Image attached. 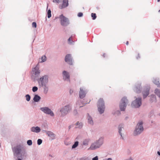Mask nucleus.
Segmentation results:
<instances>
[{"label": "nucleus", "mask_w": 160, "mask_h": 160, "mask_svg": "<svg viewBox=\"0 0 160 160\" xmlns=\"http://www.w3.org/2000/svg\"><path fill=\"white\" fill-rule=\"evenodd\" d=\"M72 106L69 104H68L61 107L59 109V112L61 113V117H64L67 115L72 110Z\"/></svg>", "instance_id": "1"}, {"label": "nucleus", "mask_w": 160, "mask_h": 160, "mask_svg": "<svg viewBox=\"0 0 160 160\" xmlns=\"http://www.w3.org/2000/svg\"><path fill=\"white\" fill-rule=\"evenodd\" d=\"M143 124V122L142 121H140L137 123L133 132L135 136L139 135L143 132L144 130Z\"/></svg>", "instance_id": "2"}, {"label": "nucleus", "mask_w": 160, "mask_h": 160, "mask_svg": "<svg viewBox=\"0 0 160 160\" xmlns=\"http://www.w3.org/2000/svg\"><path fill=\"white\" fill-rule=\"evenodd\" d=\"M103 138L101 137L96 142L92 143L89 149L95 150L99 148L103 144Z\"/></svg>", "instance_id": "3"}, {"label": "nucleus", "mask_w": 160, "mask_h": 160, "mask_svg": "<svg viewBox=\"0 0 160 160\" xmlns=\"http://www.w3.org/2000/svg\"><path fill=\"white\" fill-rule=\"evenodd\" d=\"M97 107L98 111L100 114H101L104 113L105 106L104 102L102 98H100L99 99L97 104Z\"/></svg>", "instance_id": "4"}, {"label": "nucleus", "mask_w": 160, "mask_h": 160, "mask_svg": "<svg viewBox=\"0 0 160 160\" xmlns=\"http://www.w3.org/2000/svg\"><path fill=\"white\" fill-rule=\"evenodd\" d=\"M37 81L40 87L43 85L47 84L48 82V76L47 75H44L38 79Z\"/></svg>", "instance_id": "5"}, {"label": "nucleus", "mask_w": 160, "mask_h": 160, "mask_svg": "<svg viewBox=\"0 0 160 160\" xmlns=\"http://www.w3.org/2000/svg\"><path fill=\"white\" fill-rule=\"evenodd\" d=\"M128 103V101L127 97H124L121 100L119 104L120 109L121 111H124L126 106Z\"/></svg>", "instance_id": "6"}, {"label": "nucleus", "mask_w": 160, "mask_h": 160, "mask_svg": "<svg viewBox=\"0 0 160 160\" xmlns=\"http://www.w3.org/2000/svg\"><path fill=\"white\" fill-rule=\"evenodd\" d=\"M22 146L20 144L12 148L14 156H17L20 155L22 152Z\"/></svg>", "instance_id": "7"}, {"label": "nucleus", "mask_w": 160, "mask_h": 160, "mask_svg": "<svg viewBox=\"0 0 160 160\" xmlns=\"http://www.w3.org/2000/svg\"><path fill=\"white\" fill-rule=\"evenodd\" d=\"M142 98L141 97L136 98L132 103L131 106L132 108H138L142 105Z\"/></svg>", "instance_id": "8"}, {"label": "nucleus", "mask_w": 160, "mask_h": 160, "mask_svg": "<svg viewBox=\"0 0 160 160\" xmlns=\"http://www.w3.org/2000/svg\"><path fill=\"white\" fill-rule=\"evenodd\" d=\"M59 19L61 24L62 26L66 27L69 24V21L68 18L62 14L60 16Z\"/></svg>", "instance_id": "9"}, {"label": "nucleus", "mask_w": 160, "mask_h": 160, "mask_svg": "<svg viewBox=\"0 0 160 160\" xmlns=\"http://www.w3.org/2000/svg\"><path fill=\"white\" fill-rule=\"evenodd\" d=\"M40 110L46 114L49 115L52 117H53L55 115L53 111L48 107H44L41 108Z\"/></svg>", "instance_id": "10"}, {"label": "nucleus", "mask_w": 160, "mask_h": 160, "mask_svg": "<svg viewBox=\"0 0 160 160\" xmlns=\"http://www.w3.org/2000/svg\"><path fill=\"white\" fill-rule=\"evenodd\" d=\"M142 83L141 82H137L135 84L133 89L136 92L139 93L141 92L142 89Z\"/></svg>", "instance_id": "11"}, {"label": "nucleus", "mask_w": 160, "mask_h": 160, "mask_svg": "<svg viewBox=\"0 0 160 160\" xmlns=\"http://www.w3.org/2000/svg\"><path fill=\"white\" fill-rule=\"evenodd\" d=\"M150 87L149 85H147L145 86L142 92L143 98H146L149 94Z\"/></svg>", "instance_id": "12"}, {"label": "nucleus", "mask_w": 160, "mask_h": 160, "mask_svg": "<svg viewBox=\"0 0 160 160\" xmlns=\"http://www.w3.org/2000/svg\"><path fill=\"white\" fill-rule=\"evenodd\" d=\"M87 92V91L84 87H81L80 88L79 97L81 99H83L85 97Z\"/></svg>", "instance_id": "13"}, {"label": "nucleus", "mask_w": 160, "mask_h": 160, "mask_svg": "<svg viewBox=\"0 0 160 160\" xmlns=\"http://www.w3.org/2000/svg\"><path fill=\"white\" fill-rule=\"evenodd\" d=\"M62 76L64 81L70 82V75L68 72L65 70L63 71L62 72Z\"/></svg>", "instance_id": "14"}, {"label": "nucleus", "mask_w": 160, "mask_h": 160, "mask_svg": "<svg viewBox=\"0 0 160 160\" xmlns=\"http://www.w3.org/2000/svg\"><path fill=\"white\" fill-rule=\"evenodd\" d=\"M65 60L69 65H73L72 58L70 54H68L66 56Z\"/></svg>", "instance_id": "15"}, {"label": "nucleus", "mask_w": 160, "mask_h": 160, "mask_svg": "<svg viewBox=\"0 0 160 160\" xmlns=\"http://www.w3.org/2000/svg\"><path fill=\"white\" fill-rule=\"evenodd\" d=\"M32 72L33 74L36 77L39 76L40 73V70L39 69V67L38 65L32 69Z\"/></svg>", "instance_id": "16"}, {"label": "nucleus", "mask_w": 160, "mask_h": 160, "mask_svg": "<svg viewBox=\"0 0 160 160\" xmlns=\"http://www.w3.org/2000/svg\"><path fill=\"white\" fill-rule=\"evenodd\" d=\"M30 130L32 132L38 133L40 132L41 129L38 126L36 127H33L31 128Z\"/></svg>", "instance_id": "17"}, {"label": "nucleus", "mask_w": 160, "mask_h": 160, "mask_svg": "<svg viewBox=\"0 0 160 160\" xmlns=\"http://www.w3.org/2000/svg\"><path fill=\"white\" fill-rule=\"evenodd\" d=\"M68 0H63L62 1V3L61 7H59L60 8L62 9L65 8L68 6Z\"/></svg>", "instance_id": "18"}, {"label": "nucleus", "mask_w": 160, "mask_h": 160, "mask_svg": "<svg viewBox=\"0 0 160 160\" xmlns=\"http://www.w3.org/2000/svg\"><path fill=\"white\" fill-rule=\"evenodd\" d=\"M159 81V78H153L152 82L158 87H160V83Z\"/></svg>", "instance_id": "19"}, {"label": "nucleus", "mask_w": 160, "mask_h": 160, "mask_svg": "<svg viewBox=\"0 0 160 160\" xmlns=\"http://www.w3.org/2000/svg\"><path fill=\"white\" fill-rule=\"evenodd\" d=\"M46 134L49 137L54 138L55 137V134L52 132L49 131H45Z\"/></svg>", "instance_id": "20"}, {"label": "nucleus", "mask_w": 160, "mask_h": 160, "mask_svg": "<svg viewBox=\"0 0 160 160\" xmlns=\"http://www.w3.org/2000/svg\"><path fill=\"white\" fill-rule=\"evenodd\" d=\"M40 87H42L43 88V92L44 94H46L48 92L49 90V88L47 84L42 86Z\"/></svg>", "instance_id": "21"}, {"label": "nucleus", "mask_w": 160, "mask_h": 160, "mask_svg": "<svg viewBox=\"0 0 160 160\" xmlns=\"http://www.w3.org/2000/svg\"><path fill=\"white\" fill-rule=\"evenodd\" d=\"M41 97L38 94L34 95L33 98V100L35 102H38L41 99Z\"/></svg>", "instance_id": "22"}, {"label": "nucleus", "mask_w": 160, "mask_h": 160, "mask_svg": "<svg viewBox=\"0 0 160 160\" xmlns=\"http://www.w3.org/2000/svg\"><path fill=\"white\" fill-rule=\"evenodd\" d=\"M76 128L81 129L83 127V123L82 122H77L75 124Z\"/></svg>", "instance_id": "23"}, {"label": "nucleus", "mask_w": 160, "mask_h": 160, "mask_svg": "<svg viewBox=\"0 0 160 160\" xmlns=\"http://www.w3.org/2000/svg\"><path fill=\"white\" fill-rule=\"evenodd\" d=\"M88 122L89 124H90L91 125H93V122L92 120V118L89 116L88 113Z\"/></svg>", "instance_id": "24"}, {"label": "nucleus", "mask_w": 160, "mask_h": 160, "mask_svg": "<svg viewBox=\"0 0 160 160\" xmlns=\"http://www.w3.org/2000/svg\"><path fill=\"white\" fill-rule=\"evenodd\" d=\"M124 125L123 123H121L120 124L118 127V133H122L121 132L122 131V129L124 128Z\"/></svg>", "instance_id": "25"}, {"label": "nucleus", "mask_w": 160, "mask_h": 160, "mask_svg": "<svg viewBox=\"0 0 160 160\" xmlns=\"http://www.w3.org/2000/svg\"><path fill=\"white\" fill-rule=\"evenodd\" d=\"M150 101L152 102H156V98L155 95L152 94L151 95Z\"/></svg>", "instance_id": "26"}, {"label": "nucleus", "mask_w": 160, "mask_h": 160, "mask_svg": "<svg viewBox=\"0 0 160 160\" xmlns=\"http://www.w3.org/2000/svg\"><path fill=\"white\" fill-rule=\"evenodd\" d=\"M41 61H39V63H42L45 62L47 60V58L46 56L45 55H43L42 56L41 58Z\"/></svg>", "instance_id": "27"}, {"label": "nucleus", "mask_w": 160, "mask_h": 160, "mask_svg": "<svg viewBox=\"0 0 160 160\" xmlns=\"http://www.w3.org/2000/svg\"><path fill=\"white\" fill-rule=\"evenodd\" d=\"M154 92L160 98V89H156L155 90Z\"/></svg>", "instance_id": "28"}, {"label": "nucleus", "mask_w": 160, "mask_h": 160, "mask_svg": "<svg viewBox=\"0 0 160 160\" xmlns=\"http://www.w3.org/2000/svg\"><path fill=\"white\" fill-rule=\"evenodd\" d=\"M89 141V139H86L83 141L82 144L84 146H87L88 144V142Z\"/></svg>", "instance_id": "29"}, {"label": "nucleus", "mask_w": 160, "mask_h": 160, "mask_svg": "<svg viewBox=\"0 0 160 160\" xmlns=\"http://www.w3.org/2000/svg\"><path fill=\"white\" fill-rule=\"evenodd\" d=\"M79 142L78 141H76L74 142V144L72 145V149L75 148L78 145Z\"/></svg>", "instance_id": "30"}, {"label": "nucleus", "mask_w": 160, "mask_h": 160, "mask_svg": "<svg viewBox=\"0 0 160 160\" xmlns=\"http://www.w3.org/2000/svg\"><path fill=\"white\" fill-rule=\"evenodd\" d=\"M72 37H70L68 39V43L70 44H73L74 41L71 40Z\"/></svg>", "instance_id": "31"}, {"label": "nucleus", "mask_w": 160, "mask_h": 160, "mask_svg": "<svg viewBox=\"0 0 160 160\" xmlns=\"http://www.w3.org/2000/svg\"><path fill=\"white\" fill-rule=\"evenodd\" d=\"M25 97L26 98L27 101L29 102L31 99V96L29 94H27L25 95Z\"/></svg>", "instance_id": "32"}, {"label": "nucleus", "mask_w": 160, "mask_h": 160, "mask_svg": "<svg viewBox=\"0 0 160 160\" xmlns=\"http://www.w3.org/2000/svg\"><path fill=\"white\" fill-rule=\"evenodd\" d=\"M48 18H50L51 17V11L50 9H49L47 12Z\"/></svg>", "instance_id": "33"}, {"label": "nucleus", "mask_w": 160, "mask_h": 160, "mask_svg": "<svg viewBox=\"0 0 160 160\" xmlns=\"http://www.w3.org/2000/svg\"><path fill=\"white\" fill-rule=\"evenodd\" d=\"M91 16L92 18V19L93 20H95L97 18L96 14L95 13H92Z\"/></svg>", "instance_id": "34"}, {"label": "nucleus", "mask_w": 160, "mask_h": 160, "mask_svg": "<svg viewBox=\"0 0 160 160\" xmlns=\"http://www.w3.org/2000/svg\"><path fill=\"white\" fill-rule=\"evenodd\" d=\"M27 144L29 146H31L32 144V141L31 140H29L27 141Z\"/></svg>", "instance_id": "35"}, {"label": "nucleus", "mask_w": 160, "mask_h": 160, "mask_svg": "<svg viewBox=\"0 0 160 160\" xmlns=\"http://www.w3.org/2000/svg\"><path fill=\"white\" fill-rule=\"evenodd\" d=\"M42 141L41 139H38L37 140V144L39 145L42 143Z\"/></svg>", "instance_id": "36"}, {"label": "nucleus", "mask_w": 160, "mask_h": 160, "mask_svg": "<svg viewBox=\"0 0 160 160\" xmlns=\"http://www.w3.org/2000/svg\"><path fill=\"white\" fill-rule=\"evenodd\" d=\"M38 90V88L36 86H34L32 88V91L33 92H36Z\"/></svg>", "instance_id": "37"}, {"label": "nucleus", "mask_w": 160, "mask_h": 160, "mask_svg": "<svg viewBox=\"0 0 160 160\" xmlns=\"http://www.w3.org/2000/svg\"><path fill=\"white\" fill-rule=\"evenodd\" d=\"M79 160H90L88 158L84 157L79 158Z\"/></svg>", "instance_id": "38"}, {"label": "nucleus", "mask_w": 160, "mask_h": 160, "mask_svg": "<svg viewBox=\"0 0 160 160\" xmlns=\"http://www.w3.org/2000/svg\"><path fill=\"white\" fill-rule=\"evenodd\" d=\"M121 114L119 110H117L114 113V114H117V115H119Z\"/></svg>", "instance_id": "39"}, {"label": "nucleus", "mask_w": 160, "mask_h": 160, "mask_svg": "<svg viewBox=\"0 0 160 160\" xmlns=\"http://www.w3.org/2000/svg\"><path fill=\"white\" fill-rule=\"evenodd\" d=\"M62 1V0H53V2H56L58 3H59L61 2Z\"/></svg>", "instance_id": "40"}, {"label": "nucleus", "mask_w": 160, "mask_h": 160, "mask_svg": "<svg viewBox=\"0 0 160 160\" xmlns=\"http://www.w3.org/2000/svg\"><path fill=\"white\" fill-rule=\"evenodd\" d=\"M83 13L81 12H79L78 14V16L79 17H82L83 16Z\"/></svg>", "instance_id": "41"}, {"label": "nucleus", "mask_w": 160, "mask_h": 160, "mask_svg": "<svg viewBox=\"0 0 160 160\" xmlns=\"http://www.w3.org/2000/svg\"><path fill=\"white\" fill-rule=\"evenodd\" d=\"M73 114L74 115H76L78 114V111L77 109H75L73 111Z\"/></svg>", "instance_id": "42"}, {"label": "nucleus", "mask_w": 160, "mask_h": 160, "mask_svg": "<svg viewBox=\"0 0 160 160\" xmlns=\"http://www.w3.org/2000/svg\"><path fill=\"white\" fill-rule=\"evenodd\" d=\"M32 27H33L36 28L37 27L36 23L35 22H33L32 23Z\"/></svg>", "instance_id": "43"}, {"label": "nucleus", "mask_w": 160, "mask_h": 160, "mask_svg": "<svg viewBox=\"0 0 160 160\" xmlns=\"http://www.w3.org/2000/svg\"><path fill=\"white\" fill-rule=\"evenodd\" d=\"M119 134L120 136V139H122L124 140V138L122 136V133H119Z\"/></svg>", "instance_id": "44"}, {"label": "nucleus", "mask_w": 160, "mask_h": 160, "mask_svg": "<svg viewBox=\"0 0 160 160\" xmlns=\"http://www.w3.org/2000/svg\"><path fill=\"white\" fill-rule=\"evenodd\" d=\"M98 160V156H96L92 158V160Z\"/></svg>", "instance_id": "45"}, {"label": "nucleus", "mask_w": 160, "mask_h": 160, "mask_svg": "<svg viewBox=\"0 0 160 160\" xmlns=\"http://www.w3.org/2000/svg\"><path fill=\"white\" fill-rule=\"evenodd\" d=\"M139 58H140V56L139 54H138V56L136 57V58L137 59H138Z\"/></svg>", "instance_id": "46"}, {"label": "nucleus", "mask_w": 160, "mask_h": 160, "mask_svg": "<svg viewBox=\"0 0 160 160\" xmlns=\"http://www.w3.org/2000/svg\"><path fill=\"white\" fill-rule=\"evenodd\" d=\"M76 105L77 106L80 105L79 104V101H77L76 102Z\"/></svg>", "instance_id": "47"}, {"label": "nucleus", "mask_w": 160, "mask_h": 160, "mask_svg": "<svg viewBox=\"0 0 160 160\" xmlns=\"http://www.w3.org/2000/svg\"><path fill=\"white\" fill-rule=\"evenodd\" d=\"M73 92V91L71 89H70L69 91V92L70 94H72Z\"/></svg>", "instance_id": "48"}, {"label": "nucleus", "mask_w": 160, "mask_h": 160, "mask_svg": "<svg viewBox=\"0 0 160 160\" xmlns=\"http://www.w3.org/2000/svg\"><path fill=\"white\" fill-rule=\"evenodd\" d=\"M125 160H133L132 158H130L128 159H126Z\"/></svg>", "instance_id": "49"}, {"label": "nucleus", "mask_w": 160, "mask_h": 160, "mask_svg": "<svg viewBox=\"0 0 160 160\" xmlns=\"http://www.w3.org/2000/svg\"><path fill=\"white\" fill-rule=\"evenodd\" d=\"M157 153L158 155L160 156V150L159 151H158Z\"/></svg>", "instance_id": "50"}, {"label": "nucleus", "mask_w": 160, "mask_h": 160, "mask_svg": "<svg viewBox=\"0 0 160 160\" xmlns=\"http://www.w3.org/2000/svg\"><path fill=\"white\" fill-rule=\"evenodd\" d=\"M126 44L127 45H128V42L127 41Z\"/></svg>", "instance_id": "51"}, {"label": "nucleus", "mask_w": 160, "mask_h": 160, "mask_svg": "<svg viewBox=\"0 0 160 160\" xmlns=\"http://www.w3.org/2000/svg\"><path fill=\"white\" fill-rule=\"evenodd\" d=\"M128 118V117H126L125 118V120H127Z\"/></svg>", "instance_id": "52"}, {"label": "nucleus", "mask_w": 160, "mask_h": 160, "mask_svg": "<svg viewBox=\"0 0 160 160\" xmlns=\"http://www.w3.org/2000/svg\"><path fill=\"white\" fill-rule=\"evenodd\" d=\"M16 160H22V159L20 158H18Z\"/></svg>", "instance_id": "53"}, {"label": "nucleus", "mask_w": 160, "mask_h": 160, "mask_svg": "<svg viewBox=\"0 0 160 160\" xmlns=\"http://www.w3.org/2000/svg\"><path fill=\"white\" fill-rule=\"evenodd\" d=\"M105 53H104L103 54L102 56L104 58V57H105Z\"/></svg>", "instance_id": "54"}, {"label": "nucleus", "mask_w": 160, "mask_h": 160, "mask_svg": "<svg viewBox=\"0 0 160 160\" xmlns=\"http://www.w3.org/2000/svg\"><path fill=\"white\" fill-rule=\"evenodd\" d=\"M71 128V126H69V127H68V129H70Z\"/></svg>", "instance_id": "55"}, {"label": "nucleus", "mask_w": 160, "mask_h": 160, "mask_svg": "<svg viewBox=\"0 0 160 160\" xmlns=\"http://www.w3.org/2000/svg\"><path fill=\"white\" fill-rule=\"evenodd\" d=\"M65 144L67 145H68V144H66V143L65 142Z\"/></svg>", "instance_id": "56"}, {"label": "nucleus", "mask_w": 160, "mask_h": 160, "mask_svg": "<svg viewBox=\"0 0 160 160\" xmlns=\"http://www.w3.org/2000/svg\"><path fill=\"white\" fill-rule=\"evenodd\" d=\"M48 4L47 5V9H48Z\"/></svg>", "instance_id": "57"}, {"label": "nucleus", "mask_w": 160, "mask_h": 160, "mask_svg": "<svg viewBox=\"0 0 160 160\" xmlns=\"http://www.w3.org/2000/svg\"><path fill=\"white\" fill-rule=\"evenodd\" d=\"M158 2H160V0H158Z\"/></svg>", "instance_id": "58"}, {"label": "nucleus", "mask_w": 160, "mask_h": 160, "mask_svg": "<svg viewBox=\"0 0 160 160\" xmlns=\"http://www.w3.org/2000/svg\"><path fill=\"white\" fill-rule=\"evenodd\" d=\"M158 115L160 116V113L158 114Z\"/></svg>", "instance_id": "59"}, {"label": "nucleus", "mask_w": 160, "mask_h": 160, "mask_svg": "<svg viewBox=\"0 0 160 160\" xmlns=\"http://www.w3.org/2000/svg\"><path fill=\"white\" fill-rule=\"evenodd\" d=\"M158 12H160V9L158 11Z\"/></svg>", "instance_id": "60"}, {"label": "nucleus", "mask_w": 160, "mask_h": 160, "mask_svg": "<svg viewBox=\"0 0 160 160\" xmlns=\"http://www.w3.org/2000/svg\"><path fill=\"white\" fill-rule=\"evenodd\" d=\"M89 102H90V101H89L88 102V103H86L85 104H87V103H89Z\"/></svg>", "instance_id": "61"}, {"label": "nucleus", "mask_w": 160, "mask_h": 160, "mask_svg": "<svg viewBox=\"0 0 160 160\" xmlns=\"http://www.w3.org/2000/svg\"><path fill=\"white\" fill-rule=\"evenodd\" d=\"M82 107V106H80V107L81 108V107Z\"/></svg>", "instance_id": "62"}]
</instances>
